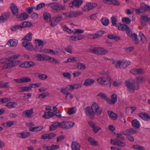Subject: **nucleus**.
I'll list each match as a JSON object with an SVG mask.
<instances>
[{
    "label": "nucleus",
    "instance_id": "1",
    "mask_svg": "<svg viewBox=\"0 0 150 150\" xmlns=\"http://www.w3.org/2000/svg\"><path fill=\"white\" fill-rule=\"evenodd\" d=\"M7 60L8 61V62L7 64H4L3 66L2 69H3L12 68L18 65L21 63V61L14 60L10 57L8 58Z\"/></svg>",
    "mask_w": 150,
    "mask_h": 150
},
{
    "label": "nucleus",
    "instance_id": "2",
    "mask_svg": "<svg viewBox=\"0 0 150 150\" xmlns=\"http://www.w3.org/2000/svg\"><path fill=\"white\" fill-rule=\"evenodd\" d=\"M97 81L99 83L102 85H107L110 84V87L112 79L108 75L106 76L98 78Z\"/></svg>",
    "mask_w": 150,
    "mask_h": 150
},
{
    "label": "nucleus",
    "instance_id": "3",
    "mask_svg": "<svg viewBox=\"0 0 150 150\" xmlns=\"http://www.w3.org/2000/svg\"><path fill=\"white\" fill-rule=\"evenodd\" d=\"M48 6L53 10V13L55 11H60L66 9L64 6L59 5L57 3L52 2L48 4Z\"/></svg>",
    "mask_w": 150,
    "mask_h": 150
},
{
    "label": "nucleus",
    "instance_id": "4",
    "mask_svg": "<svg viewBox=\"0 0 150 150\" xmlns=\"http://www.w3.org/2000/svg\"><path fill=\"white\" fill-rule=\"evenodd\" d=\"M91 108L93 112L94 115H100L102 113V109L99 107L98 104L95 102L93 103Z\"/></svg>",
    "mask_w": 150,
    "mask_h": 150
},
{
    "label": "nucleus",
    "instance_id": "5",
    "mask_svg": "<svg viewBox=\"0 0 150 150\" xmlns=\"http://www.w3.org/2000/svg\"><path fill=\"white\" fill-rule=\"evenodd\" d=\"M126 86L129 90L134 91L139 88L138 85H136V82L134 81H126Z\"/></svg>",
    "mask_w": 150,
    "mask_h": 150
},
{
    "label": "nucleus",
    "instance_id": "6",
    "mask_svg": "<svg viewBox=\"0 0 150 150\" xmlns=\"http://www.w3.org/2000/svg\"><path fill=\"white\" fill-rule=\"evenodd\" d=\"M93 53L98 55L105 54L108 53V51L100 47H95L91 50Z\"/></svg>",
    "mask_w": 150,
    "mask_h": 150
},
{
    "label": "nucleus",
    "instance_id": "7",
    "mask_svg": "<svg viewBox=\"0 0 150 150\" xmlns=\"http://www.w3.org/2000/svg\"><path fill=\"white\" fill-rule=\"evenodd\" d=\"M61 122L60 128L65 129H69L72 128L74 123L70 121H63Z\"/></svg>",
    "mask_w": 150,
    "mask_h": 150
},
{
    "label": "nucleus",
    "instance_id": "8",
    "mask_svg": "<svg viewBox=\"0 0 150 150\" xmlns=\"http://www.w3.org/2000/svg\"><path fill=\"white\" fill-rule=\"evenodd\" d=\"M83 2V0H74L69 3V6L71 8H79L82 5Z\"/></svg>",
    "mask_w": 150,
    "mask_h": 150
},
{
    "label": "nucleus",
    "instance_id": "9",
    "mask_svg": "<svg viewBox=\"0 0 150 150\" xmlns=\"http://www.w3.org/2000/svg\"><path fill=\"white\" fill-rule=\"evenodd\" d=\"M110 143L112 144L120 147H125L126 145L125 143L122 142L120 140L117 139H111Z\"/></svg>",
    "mask_w": 150,
    "mask_h": 150
},
{
    "label": "nucleus",
    "instance_id": "10",
    "mask_svg": "<svg viewBox=\"0 0 150 150\" xmlns=\"http://www.w3.org/2000/svg\"><path fill=\"white\" fill-rule=\"evenodd\" d=\"M118 30L121 31H126L127 34L129 33L131 29L127 25L122 24L121 23H119L117 27Z\"/></svg>",
    "mask_w": 150,
    "mask_h": 150
},
{
    "label": "nucleus",
    "instance_id": "11",
    "mask_svg": "<svg viewBox=\"0 0 150 150\" xmlns=\"http://www.w3.org/2000/svg\"><path fill=\"white\" fill-rule=\"evenodd\" d=\"M140 22L142 25L143 26H145L147 22H149L150 24V17L148 18L147 15H142L140 18Z\"/></svg>",
    "mask_w": 150,
    "mask_h": 150
},
{
    "label": "nucleus",
    "instance_id": "12",
    "mask_svg": "<svg viewBox=\"0 0 150 150\" xmlns=\"http://www.w3.org/2000/svg\"><path fill=\"white\" fill-rule=\"evenodd\" d=\"M86 115L92 119L94 115L92 109H91L90 107L88 106L84 109Z\"/></svg>",
    "mask_w": 150,
    "mask_h": 150
},
{
    "label": "nucleus",
    "instance_id": "13",
    "mask_svg": "<svg viewBox=\"0 0 150 150\" xmlns=\"http://www.w3.org/2000/svg\"><path fill=\"white\" fill-rule=\"evenodd\" d=\"M127 35L129 37H131L134 42L136 44H139L140 41L138 38L137 36L136 33L133 34L131 30L129 33L127 34Z\"/></svg>",
    "mask_w": 150,
    "mask_h": 150
},
{
    "label": "nucleus",
    "instance_id": "14",
    "mask_svg": "<svg viewBox=\"0 0 150 150\" xmlns=\"http://www.w3.org/2000/svg\"><path fill=\"white\" fill-rule=\"evenodd\" d=\"M96 5L95 3H87L84 6V10L85 11H88L95 8Z\"/></svg>",
    "mask_w": 150,
    "mask_h": 150
},
{
    "label": "nucleus",
    "instance_id": "15",
    "mask_svg": "<svg viewBox=\"0 0 150 150\" xmlns=\"http://www.w3.org/2000/svg\"><path fill=\"white\" fill-rule=\"evenodd\" d=\"M35 65V64L32 61H26L21 63L20 65L21 67L29 68Z\"/></svg>",
    "mask_w": 150,
    "mask_h": 150
},
{
    "label": "nucleus",
    "instance_id": "16",
    "mask_svg": "<svg viewBox=\"0 0 150 150\" xmlns=\"http://www.w3.org/2000/svg\"><path fill=\"white\" fill-rule=\"evenodd\" d=\"M22 45L26 49L29 50L31 51L34 49L32 45L29 42L25 41L22 42Z\"/></svg>",
    "mask_w": 150,
    "mask_h": 150
},
{
    "label": "nucleus",
    "instance_id": "17",
    "mask_svg": "<svg viewBox=\"0 0 150 150\" xmlns=\"http://www.w3.org/2000/svg\"><path fill=\"white\" fill-rule=\"evenodd\" d=\"M83 12L80 11L69 12V18H74L77 17L83 14Z\"/></svg>",
    "mask_w": 150,
    "mask_h": 150
},
{
    "label": "nucleus",
    "instance_id": "18",
    "mask_svg": "<svg viewBox=\"0 0 150 150\" xmlns=\"http://www.w3.org/2000/svg\"><path fill=\"white\" fill-rule=\"evenodd\" d=\"M10 8L12 14L16 16L18 14V9L16 5L13 4H11Z\"/></svg>",
    "mask_w": 150,
    "mask_h": 150
},
{
    "label": "nucleus",
    "instance_id": "19",
    "mask_svg": "<svg viewBox=\"0 0 150 150\" xmlns=\"http://www.w3.org/2000/svg\"><path fill=\"white\" fill-rule=\"evenodd\" d=\"M40 52H45L47 53H51L52 54L55 55H58L59 52L57 51H54L53 50L48 49H44L40 50Z\"/></svg>",
    "mask_w": 150,
    "mask_h": 150
},
{
    "label": "nucleus",
    "instance_id": "20",
    "mask_svg": "<svg viewBox=\"0 0 150 150\" xmlns=\"http://www.w3.org/2000/svg\"><path fill=\"white\" fill-rule=\"evenodd\" d=\"M48 56H47L43 54H37L36 55V58L39 61H47Z\"/></svg>",
    "mask_w": 150,
    "mask_h": 150
},
{
    "label": "nucleus",
    "instance_id": "21",
    "mask_svg": "<svg viewBox=\"0 0 150 150\" xmlns=\"http://www.w3.org/2000/svg\"><path fill=\"white\" fill-rule=\"evenodd\" d=\"M139 116L144 120L146 121H150V116L146 113L141 112L139 113Z\"/></svg>",
    "mask_w": 150,
    "mask_h": 150
},
{
    "label": "nucleus",
    "instance_id": "22",
    "mask_svg": "<svg viewBox=\"0 0 150 150\" xmlns=\"http://www.w3.org/2000/svg\"><path fill=\"white\" fill-rule=\"evenodd\" d=\"M33 110L32 109H31L29 110H26L23 112L22 115L28 118H30L31 117V115L33 114Z\"/></svg>",
    "mask_w": 150,
    "mask_h": 150
},
{
    "label": "nucleus",
    "instance_id": "23",
    "mask_svg": "<svg viewBox=\"0 0 150 150\" xmlns=\"http://www.w3.org/2000/svg\"><path fill=\"white\" fill-rule=\"evenodd\" d=\"M103 2L107 4H113L119 6L120 4L119 2L116 0H104Z\"/></svg>",
    "mask_w": 150,
    "mask_h": 150
},
{
    "label": "nucleus",
    "instance_id": "24",
    "mask_svg": "<svg viewBox=\"0 0 150 150\" xmlns=\"http://www.w3.org/2000/svg\"><path fill=\"white\" fill-rule=\"evenodd\" d=\"M136 132V131L133 128L127 129L124 131V133H125L124 135L127 136L134 134Z\"/></svg>",
    "mask_w": 150,
    "mask_h": 150
},
{
    "label": "nucleus",
    "instance_id": "25",
    "mask_svg": "<svg viewBox=\"0 0 150 150\" xmlns=\"http://www.w3.org/2000/svg\"><path fill=\"white\" fill-rule=\"evenodd\" d=\"M52 111H49L48 112H45L42 117L45 119H49L54 116L55 113Z\"/></svg>",
    "mask_w": 150,
    "mask_h": 150
},
{
    "label": "nucleus",
    "instance_id": "26",
    "mask_svg": "<svg viewBox=\"0 0 150 150\" xmlns=\"http://www.w3.org/2000/svg\"><path fill=\"white\" fill-rule=\"evenodd\" d=\"M10 13H6L2 14L0 16V23H3L6 21L10 16Z\"/></svg>",
    "mask_w": 150,
    "mask_h": 150
},
{
    "label": "nucleus",
    "instance_id": "27",
    "mask_svg": "<svg viewBox=\"0 0 150 150\" xmlns=\"http://www.w3.org/2000/svg\"><path fill=\"white\" fill-rule=\"evenodd\" d=\"M60 122H55L53 123L52 125H51L50 127V131H54V130L56 129L58 127L60 128Z\"/></svg>",
    "mask_w": 150,
    "mask_h": 150
},
{
    "label": "nucleus",
    "instance_id": "28",
    "mask_svg": "<svg viewBox=\"0 0 150 150\" xmlns=\"http://www.w3.org/2000/svg\"><path fill=\"white\" fill-rule=\"evenodd\" d=\"M71 148L72 150H80V146L77 142H73Z\"/></svg>",
    "mask_w": 150,
    "mask_h": 150
},
{
    "label": "nucleus",
    "instance_id": "29",
    "mask_svg": "<svg viewBox=\"0 0 150 150\" xmlns=\"http://www.w3.org/2000/svg\"><path fill=\"white\" fill-rule=\"evenodd\" d=\"M30 134V133L29 132H23L21 133L18 134L17 135L20 138H25L29 136Z\"/></svg>",
    "mask_w": 150,
    "mask_h": 150
},
{
    "label": "nucleus",
    "instance_id": "30",
    "mask_svg": "<svg viewBox=\"0 0 150 150\" xmlns=\"http://www.w3.org/2000/svg\"><path fill=\"white\" fill-rule=\"evenodd\" d=\"M35 41H36V43L38 44V45L35 48V50L39 51L40 50H38L37 47H40V48H42L43 47V41L39 39H36L35 40Z\"/></svg>",
    "mask_w": 150,
    "mask_h": 150
},
{
    "label": "nucleus",
    "instance_id": "31",
    "mask_svg": "<svg viewBox=\"0 0 150 150\" xmlns=\"http://www.w3.org/2000/svg\"><path fill=\"white\" fill-rule=\"evenodd\" d=\"M18 41L16 39H11L7 42V44L10 46L15 47L17 45Z\"/></svg>",
    "mask_w": 150,
    "mask_h": 150
},
{
    "label": "nucleus",
    "instance_id": "32",
    "mask_svg": "<svg viewBox=\"0 0 150 150\" xmlns=\"http://www.w3.org/2000/svg\"><path fill=\"white\" fill-rule=\"evenodd\" d=\"M28 17V15L26 12H24L21 14L17 18L18 20H23L27 19Z\"/></svg>",
    "mask_w": 150,
    "mask_h": 150
},
{
    "label": "nucleus",
    "instance_id": "33",
    "mask_svg": "<svg viewBox=\"0 0 150 150\" xmlns=\"http://www.w3.org/2000/svg\"><path fill=\"white\" fill-rule=\"evenodd\" d=\"M95 82V80L91 79H87L84 81L83 85L86 86H88L93 84Z\"/></svg>",
    "mask_w": 150,
    "mask_h": 150
},
{
    "label": "nucleus",
    "instance_id": "34",
    "mask_svg": "<svg viewBox=\"0 0 150 150\" xmlns=\"http://www.w3.org/2000/svg\"><path fill=\"white\" fill-rule=\"evenodd\" d=\"M108 113L110 117V118L113 120H116L118 117L117 115L115 113H114L112 111H108Z\"/></svg>",
    "mask_w": 150,
    "mask_h": 150
},
{
    "label": "nucleus",
    "instance_id": "35",
    "mask_svg": "<svg viewBox=\"0 0 150 150\" xmlns=\"http://www.w3.org/2000/svg\"><path fill=\"white\" fill-rule=\"evenodd\" d=\"M130 64V62L129 61H121V66L122 68H125L129 66Z\"/></svg>",
    "mask_w": 150,
    "mask_h": 150
},
{
    "label": "nucleus",
    "instance_id": "36",
    "mask_svg": "<svg viewBox=\"0 0 150 150\" xmlns=\"http://www.w3.org/2000/svg\"><path fill=\"white\" fill-rule=\"evenodd\" d=\"M44 20L47 22H49V21L51 19V16L48 12H45L43 13Z\"/></svg>",
    "mask_w": 150,
    "mask_h": 150
},
{
    "label": "nucleus",
    "instance_id": "37",
    "mask_svg": "<svg viewBox=\"0 0 150 150\" xmlns=\"http://www.w3.org/2000/svg\"><path fill=\"white\" fill-rule=\"evenodd\" d=\"M111 21L112 25L113 26H116V27H117L118 25L117 24V16H114L112 17L111 18Z\"/></svg>",
    "mask_w": 150,
    "mask_h": 150
},
{
    "label": "nucleus",
    "instance_id": "38",
    "mask_svg": "<svg viewBox=\"0 0 150 150\" xmlns=\"http://www.w3.org/2000/svg\"><path fill=\"white\" fill-rule=\"evenodd\" d=\"M22 27L21 24L20 25H14L11 27V30L13 31H16L18 30H21Z\"/></svg>",
    "mask_w": 150,
    "mask_h": 150
},
{
    "label": "nucleus",
    "instance_id": "39",
    "mask_svg": "<svg viewBox=\"0 0 150 150\" xmlns=\"http://www.w3.org/2000/svg\"><path fill=\"white\" fill-rule=\"evenodd\" d=\"M131 123L133 127L137 129L139 128L140 125L139 122L138 121L134 120L132 121Z\"/></svg>",
    "mask_w": 150,
    "mask_h": 150
},
{
    "label": "nucleus",
    "instance_id": "40",
    "mask_svg": "<svg viewBox=\"0 0 150 150\" xmlns=\"http://www.w3.org/2000/svg\"><path fill=\"white\" fill-rule=\"evenodd\" d=\"M100 21L103 25L104 26H107L109 23V20L106 17H103L101 19Z\"/></svg>",
    "mask_w": 150,
    "mask_h": 150
},
{
    "label": "nucleus",
    "instance_id": "41",
    "mask_svg": "<svg viewBox=\"0 0 150 150\" xmlns=\"http://www.w3.org/2000/svg\"><path fill=\"white\" fill-rule=\"evenodd\" d=\"M124 131L121 132L120 133H117L116 134L115 136L117 138H119L120 140H124L125 139V137L123 136L124 135Z\"/></svg>",
    "mask_w": 150,
    "mask_h": 150
},
{
    "label": "nucleus",
    "instance_id": "42",
    "mask_svg": "<svg viewBox=\"0 0 150 150\" xmlns=\"http://www.w3.org/2000/svg\"><path fill=\"white\" fill-rule=\"evenodd\" d=\"M47 60L50 61L52 64H58L59 63V60L55 58L51 57L48 56Z\"/></svg>",
    "mask_w": 150,
    "mask_h": 150
},
{
    "label": "nucleus",
    "instance_id": "43",
    "mask_svg": "<svg viewBox=\"0 0 150 150\" xmlns=\"http://www.w3.org/2000/svg\"><path fill=\"white\" fill-rule=\"evenodd\" d=\"M32 33L31 32H29L22 39V40H27L28 41H31L32 40Z\"/></svg>",
    "mask_w": 150,
    "mask_h": 150
},
{
    "label": "nucleus",
    "instance_id": "44",
    "mask_svg": "<svg viewBox=\"0 0 150 150\" xmlns=\"http://www.w3.org/2000/svg\"><path fill=\"white\" fill-rule=\"evenodd\" d=\"M139 35L141 38V40L143 43H146L147 41V40L145 36L141 32H139Z\"/></svg>",
    "mask_w": 150,
    "mask_h": 150
},
{
    "label": "nucleus",
    "instance_id": "45",
    "mask_svg": "<svg viewBox=\"0 0 150 150\" xmlns=\"http://www.w3.org/2000/svg\"><path fill=\"white\" fill-rule=\"evenodd\" d=\"M17 104L15 102H9L6 104V106L9 108H11L16 107Z\"/></svg>",
    "mask_w": 150,
    "mask_h": 150
},
{
    "label": "nucleus",
    "instance_id": "46",
    "mask_svg": "<svg viewBox=\"0 0 150 150\" xmlns=\"http://www.w3.org/2000/svg\"><path fill=\"white\" fill-rule=\"evenodd\" d=\"M22 28L29 27L32 26V23L30 22H23L21 24Z\"/></svg>",
    "mask_w": 150,
    "mask_h": 150
},
{
    "label": "nucleus",
    "instance_id": "47",
    "mask_svg": "<svg viewBox=\"0 0 150 150\" xmlns=\"http://www.w3.org/2000/svg\"><path fill=\"white\" fill-rule=\"evenodd\" d=\"M149 6L146 5L144 3H143L141 4V10H142L143 11H145L148 10Z\"/></svg>",
    "mask_w": 150,
    "mask_h": 150
},
{
    "label": "nucleus",
    "instance_id": "48",
    "mask_svg": "<svg viewBox=\"0 0 150 150\" xmlns=\"http://www.w3.org/2000/svg\"><path fill=\"white\" fill-rule=\"evenodd\" d=\"M88 142L91 144L93 146L98 145V142L91 137H89L88 139Z\"/></svg>",
    "mask_w": 150,
    "mask_h": 150
},
{
    "label": "nucleus",
    "instance_id": "49",
    "mask_svg": "<svg viewBox=\"0 0 150 150\" xmlns=\"http://www.w3.org/2000/svg\"><path fill=\"white\" fill-rule=\"evenodd\" d=\"M122 21L123 23L127 24H129L131 22V20L128 17H123L122 18Z\"/></svg>",
    "mask_w": 150,
    "mask_h": 150
},
{
    "label": "nucleus",
    "instance_id": "50",
    "mask_svg": "<svg viewBox=\"0 0 150 150\" xmlns=\"http://www.w3.org/2000/svg\"><path fill=\"white\" fill-rule=\"evenodd\" d=\"M132 148L137 150H145L144 146L138 145H134L132 146Z\"/></svg>",
    "mask_w": 150,
    "mask_h": 150
},
{
    "label": "nucleus",
    "instance_id": "51",
    "mask_svg": "<svg viewBox=\"0 0 150 150\" xmlns=\"http://www.w3.org/2000/svg\"><path fill=\"white\" fill-rule=\"evenodd\" d=\"M77 67L78 69L81 70H84L86 69V66L84 64L79 63L77 64Z\"/></svg>",
    "mask_w": 150,
    "mask_h": 150
},
{
    "label": "nucleus",
    "instance_id": "52",
    "mask_svg": "<svg viewBox=\"0 0 150 150\" xmlns=\"http://www.w3.org/2000/svg\"><path fill=\"white\" fill-rule=\"evenodd\" d=\"M104 31L100 30L94 34L96 39L102 36L104 33Z\"/></svg>",
    "mask_w": 150,
    "mask_h": 150
},
{
    "label": "nucleus",
    "instance_id": "53",
    "mask_svg": "<svg viewBox=\"0 0 150 150\" xmlns=\"http://www.w3.org/2000/svg\"><path fill=\"white\" fill-rule=\"evenodd\" d=\"M50 22V25L52 27H54L58 24V23L53 18L51 19L49 21V22Z\"/></svg>",
    "mask_w": 150,
    "mask_h": 150
},
{
    "label": "nucleus",
    "instance_id": "54",
    "mask_svg": "<svg viewBox=\"0 0 150 150\" xmlns=\"http://www.w3.org/2000/svg\"><path fill=\"white\" fill-rule=\"evenodd\" d=\"M38 76L40 79L44 80L46 79L47 78V76L45 74H38Z\"/></svg>",
    "mask_w": 150,
    "mask_h": 150
},
{
    "label": "nucleus",
    "instance_id": "55",
    "mask_svg": "<svg viewBox=\"0 0 150 150\" xmlns=\"http://www.w3.org/2000/svg\"><path fill=\"white\" fill-rule=\"evenodd\" d=\"M111 101L112 103L114 104L117 101V95L115 94H113L111 96Z\"/></svg>",
    "mask_w": 150,
    "mask_h": 150
},
{
    "label": "nucleus",
    "instance_id": "56",
    "mask_svg": "<svg viewBox=\"0 0 150 150\" xmlns=\"http://www.w3.org/2000/svg\"><path fill=\"white\" fill-rule=\"evenodd\" d=\"M76 112V108L73 107L69 108L68 111V114L69 115L74 113Z\"/></svg>",
    "mask_w": 150,
    "mask_h": 150
},
{
    "label": "nucleus",
    "instance_id": "57",
    "mask_svg": "<svg viewBox=\"0 0 150 150\" xmlns=\"http://www.w3.org/2000/svg\"><path fill=\"white\" fill-rule=\"evenodd\" d=\"M53 18L56 21H57L58 23L62 19V17L61 15H58L57 16H55Z\"/></svg>",
    "mask_w": 150,
    "mask_h": 150
},
{
    "label": "nucleus",
    "instance_id": "58",
    "mask_svg": "<svg viewBox=\"0 0 150 150\" xmlns=\"http://www.w3.org/2000/svg\"><path fill=\"white\" fill-rule=\"evenodd\" d=\"M9 83L8 82H6L0 85V88H9Z\"/></svg>",
    "mask_w": 150,
    "mask_h": 150
},
{
    "label": "nucleus",
    "instance_id": "59",
    "mask_svg": "<svg viewBox=\"0 0 150 150\" xmlns=\"http://www.w3.org/2000/svg\"><path fill=\"white\" fill-rule=\"evenodd\" d=\"M49 95L50 94L48 93L45 92L40 94L38 96V98H40V97H41V98L43 99L47 96H49Z\"/></svg>",
    "mask_w": 150,
    "mask_h": 150
},
{
    "label": "nucleus",
    "instance_id": "60",
    "mask_svg": "<svg viewBox=\"0 0 150 150\" xmlns=\"http://www.w3.org/2000/svg\"><path fill=\"white\" fill-rule=\"evenodd\" d=\"M121 66V60L117 61L115 62V66L116 68H122Z\"/></svg>",
    "mask_w": 150,
    "mask_h": 150
},
{
    "label": "nucleus",
    "instance_id": "61",
    "mask_svg": "<svg viewBox=\"0 0 150 150\" xmlns=\"http://www.w3.org/2000/svg\"><path fill=\"white\" fill-rule=\"evenodd\" d=\"M35 8V7L32 6L30 7L26 8L25 10L28 14H30L32 12L33 10Z\"/></svg>",
    "mask_w": 150,
    "mask_h": 150
},
{
    "label": "nucleus",
    "instance_id": "62",
    "mask_svg": "<svg viewBox=\"0 0 150 150\" xmlns=\"http://www.w3.org/2000/svg\"><path fill=\"white\" fill-rule=\"evenodd\" d=\"M77 61L76 58L75 57H70L68 59L67 61H65V62L67 63L71 62H76Z\"/></svg>",
    "mask_w": 150,
    "mask_h": 150
},
{
    "label": "nucleus",
    "instance_id": "63",
    "mask_svg": "<svg viewBox=\"0 0 150 150\" xmlns=\"http://www.w3.org/2000/svg\"><path fill=\"white\" fill-rule=\"evenodd\" d=\"M31 79L28 77H25L22 78V83H24L30 81Z\"/></svg>",
    "mask_w": 150,
    "mask_h": 150
},
{
    "label": "nucleus",
    "instance_id": "64",
    "mask_svg": "<svg viewBox=\"0 0 150 150\" xmlns=\"http://www.w3.org/2000/svg\"><path fill=\"white\" fill-rule=\"evenodd\" d=\"M144 77H137L136 79L138 83H142L144 81Z\"/></svg>",
    "mask_w": 150,
    "mask_h": 150
}]
</instances>
